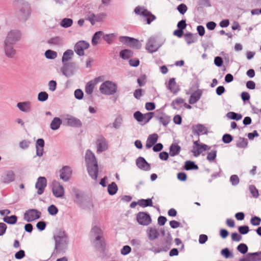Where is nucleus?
Returning <instances> with one entry per match:
<instances>
[{"mask_svg":"<svg viewBox=\"0 0 261 261\" xmlns=\"http://www.w3.org/2000/svg\"><path fill=\"white\" fill-rule=\"evenodd\" d=\"M119 41L130 47L140 49L141 47V43L137 39L127 36H120L119 38Z\"/></svg>","mask_w":261,"mask_h":261,"instance_id":"obj_7","label":"nucleus"},{"mask_svg":"<svg viewBox=\"0 0 261 261\" xmlns=\"http://www.w3.org/2000/svg\"><path fill=\"white\" fill-rule=\"evenodd\" d=\"M118 190L117 185L113 182L108 186V192L111 195L115 194Z\"/></svg>","mask_w":261,"mask_h":261,"instance_id":"obj_41","label":"nucleus"},{"mask_svg":"<svg viewBox=\"0 0 261 261\" xmlns=\"http://www.w3.org/2000/svg\"><path fill=\"white\" fill-rule=\"evenodd\" d=\"M252 261H261V251L250 253Z\"/></svg>","mask_w":261,"mask_h":261,"instance_id":"obj_50","label":"nucleus"},{"mask_svg":"<svg viewBox=\"0 0 261 261\" xmlns=\"http://www.w3.org/2000/svg\"><path fill=\"white\" fill-rule=\"evenodd\" d=\"M132 55V51L129 49H123L120 52V57L123 59H128Z\"/></svg>","mask_w":261,"mask_h":261,"instance_id":"obj_46","label":"nucleus"},{"mask_svg":"<svg viewBox=\"0 0 261 261\" xmlns=\"http://www.w3.org/2000/svg\"><path fill=\"white\" fill-rule=\"evenodd\" d=\"M250 192L254 198H257L259 196L258 191L253 185H250L249 187Z\"/></svg>","mask_w":261,"mask_h":261,"instance_id":"obj_52","label":"nucleus"},{"mask_svg":"<svg viewBox=\"0 0 261 261\" xmlns=\"http://www.w3.org/2000/svg\"><path fill=\"white\" fill-rule=\"evenodd\" d=\"M233 140V138L231 135L228 134H225L223 136L222 141L225 143H229Z\"/></svg>","mask_w":261,"mask_h":261,"instance_id":"obj_61","label":"nucleus"},{"mask_svg":"<svg viewBox=\"0 0 261 261\" xmlns=\"http://www.w3.org/2000/svg\"><path fill=\"white\" fill-rule=\"evenodd\" d=\"M185 168L187 170H197L198 169V167L194 162L188 161L185 162Z\"/></svg>","mask_w":261,"mask_h":261,"instance_id":"obj_42","label":"nucleus"},{"mask_svg":"<svg viewBox=\"0 0 261 261\" xmlns=\"http://www.w3.org/2000/svg\"><path fill=\"white\" fill-rule=\"evenodd\" d=\"M146 233L149 240L150 241L158 239L160 235L158 230L155 227H148Z\"/></svg>","mask_w":261,"mask_h":261,"instance_id":"obj_23","label":"nucleus"},{"mask_svg":"<svg viewBox=\"0 0 261 261\" xmlns=\"http://www.w3.org/2000/svg\"><path fill=\"white\" fill-rule=\"evenodd\" d=\"M138 205L143 207L152 206V200L150 198L140 199L138 201Z\"/></svg>","mask_w":261,"mask_h":261,"instance_id":"obj_38","label":"nucleus"},{"mask_svg":"<svg viewBox=\"0 0 261 261\" xmlns=\"http://www.w3.org/2000/svg\"><path fill=\"white\" fill-rule=\"evenodd\" d=\"M180 147L176 144H172L170 147V155L174 156L179 154L180 151Z\"/></svg>","mask_w":261,"mask_h":261,"instance_id":"obj_34","label":"nucleus"},{"mask_svg":"<svg viewBox=\"0 0 261 261\" xmlns=\"http://www.w3.org/2000/svg\"><path fill=\"white\" fill-rule=\"evenodd\" d=\"M47 185L46 179L44 177H39L35 185L36 188L37 190V194L38 195L42 194Z\"/></svg>","mask_w":261,"mask_h":261,"instance_id":"obj_18","label":"nucleus"},{"mask_svg":"<svg viewBox=\"0 0 261 261\" xmlns=\"http://www.w3.org/2000/svg\"><path fill=\"white\" fill-rule=\"evenodd\" d=\"M158 119L160 123L165 126H167L170 121V117L165 114H161V115L159 117Z\"/></svg>","mask_w":261,"mask_h":261,"instance_id":"obj_35","label":"nucleus"},{"mask_svg":"<svg viewBox=\"0 0 261 261\" xmlns=\"http://www.w3.org/2000/svg\"><path fill=\"white\" fill-rule=\"evenodd\" d=\"M41 215V212L36 209H29L24 213V219L27 222H32L39 219Z\"/></svg>","mask_w":261,"mask_h":261,"instance_id":"obj_10","label":"nucleus"},{"mask_svg":"<svg viewBox=\"0 0 261 261\" xmlns=\"http://www.w3.org/2000/svg\"><path fill=\"white\" fill-rule=\"evenodd\" d=\"M97 152H101L106 150L108 145L106 139L103 136H99L96 140Z\"/></svg>","mask_w":261,"mask_h":261,"instance_id":"obj_17","label":"nucleus"},{"mask_svg":"<svg viewBox=\"0 0 261 261\" xmlns=\"http://www.w3.org/2000/svg\"><path fill=\"white\" fill-rule=\"evenodd\" d=\"M17 218L15 215L11 216H6L4 218L3 220L6 223L9 224H14L16 223Z\"/></svg>","mask_w":261,"mask_h":261,"instance_id":"obj_44","label":"nucleus"},{"mask_svg":"<svg viewBox=\"0 0 261 261\" xmlns=\"http://www.w3.org/2000/svg\"><path fill=\"white\" fill-rule=\"evenodd\" d=\"M74 55V52L71 49H67L66 50L63 55V57L62 58V62L63 65L69 64L68 61L71 60Z\"/></svg>","mask_w":261,"mask_h":261,"instance_id":"obj_28","label":"nucleus"},{"mask_svg":"<svg viewBox=\"0 0 261 261\" xmlns=\"http://www.w3.org/2000/svg\"><path fill=\"white\" fill-rule=\"evenodd\" d=\"M103 33L102 31H98L96 32L93 36L92 39V43L93 45H97L98 44V40L103 36Z\"/></svg>","mask_w":261,"mask_h":261,"instance_id":"obj_45","label":"nucleus"},{"mask_svg":"<svg viewBox=\"0 0 261 261\" xmlns=\"http://www.w3.org/2000/svg\"><path fill=\"white\" fill-rule=\"evenodd\" d=\"M106 17V14L104 13H100L95 15L93 12L89 11L87 12L86 14V19L89 20L92 25L102 21Z\"/></svg>","mask_w":261,"mask_h":261,"instance_id":"obj_9","label":"nucleus"},{"mask_svg":"<svg viewBox=\"0 0 261 261\" xmlns=\"http://www.w3.org/2000/svg\"><path fill=\"white\" fill-rule=\"evenodd\" d=\"M261 222V219L257 216L252 217L250 220L251 224L253 226H258Z\"/></svg>","mask_w":261,"mask_h":261,"instance_id":"obj_59","label":"nucleus"},{"mask_svg":"<svg viewBox=\"0 0 261 261\" xmlns=\"http://www.w3.org/2000/svg\"><path fill=\"white\" fill-rule=\"evenodd\" d=\"M47 43L52 45L60 46L63 44V40L60 37H55L49 39Z\"/></svg>","mask_w":261,"mask_h":261,"instance_id":"obj_32","label":"nucleus"},{"mask_svg":"<svg viewBox=\"0 0 261 261\" xmlns=\"http://www.w3.org/2000/svg\"><path fill=\"white\" fill-rule=\"evenodd\" d=\"M153 113L152 112H149L143 114V124L147 123L153 117Z\"/></svg>","mask_w":261,"mask_h":261,"instance_id":"obj_58","label":"nucleus"},{"mask_svg":"<svg viewBox=\"0 0 261 261\" xmlns=\"http://www.w3.org/2000/svg\"><path fill=\"white\" fill-rule=\"evenodd\" d=\"M14 45L3 42V50L5 55L8 58H13L16 54Z\"/></svg>","mask_w":261,"mask_h":261,"instance_id":"obj_15","label":"nucleus"},{"mask_svg":"<svg viewBox=\"0 0 261 261\" xmlns=\"http://www.w3.org/2000/svg\"><path fill=\"white\" fill-rule=\"evenodd\" d=\"M193 133L197 136L200 134H206L207 133V128L202 124H198L193 126Z\"/></svg>","mask_w":261,"mask_h":261,"instance_id":"obj_24","label":"nucleus"},{"mask_svg":"<svg viewBox=\"0 0 261 261\" xmlns=\"http://www.w3.org/2000/svg\"><path fill=\"white\" fill-rule=\"evenodd\" d=\"M230 181L232 186H236L239 184L240 179L238 175H232L230 177Z\"/></svg>","mask_w":261,"mask_h":261,"instance_id":"obj_62","label":"nucleus"},{"mask_svg":"<svg viewBox=\"0 0 261 261\" xmlns=\"http://www.w3.org/2000/svg\"><path fill=\"white\" fill-rule=\"evenodd\" d=\"M134 12L137 15H141L145 17L148 24H150L151 22L156 19L155 16L145 9L144 7L137 6L135 8Z\"/></svg>","mask_w":261,"mask_h":261,"instance_id":"obj_5","label":"nucleus"},{"mask_svg":"<svg viewBox=\"0 0 261 261\" xmlns=\"http://www.w3.org/2000/svg\"><path fill=\"white\" fill-rule=\"evenodd\" d=\"M85 161L89 175L93 179L96 180L98 172V164L95 155L90 150H87L86 152Z\"/></svg>","mask_w":261,"mask_h":261,"instance_id":"obj_2","label":"nucleus"},{"mask_svg":"<svg viewBox=\"0 0 261 261\" xmlns=\"http://www.w3.org/2000/svg\"><path fill=\"white\" fill-rule=\"evenodd\" d=\"M137 220L139 224L147 226L151 223L150 216L145 212H140L137 215Z\"/></svg>","mask_w":261,"mask_h":261,"instance_id":"obj_13","label":"nucleus"},{"mask_svg":"<svg viewBox=\"0 0 261 261\" xmlns=\"http://www.w3.org/2000/svg\"><path fill=\"white\" fill-rule=\"evenodd\" d=\"M62 124V120L59 117H55L51 121L50 127L52 130L58 129Z\"/></svg>","mask_w":261,"mask_h":261,"instance_id":"obj_31","label":"nucleus"},{"mask_svg":"<svg viewBox=\"0 0 261 261\" xmlns=\"http://www.w3.org/2000/svg\"><path fill=\"white\" fill-rule=\"evenodd\" d=\"M52 192L54 195L57 198L63 197L65 193L63 186L56 180L52 182Z\"/></svg>","mask_w":261,"mask_h":261,"instance_id":"obj_12","label":"nucleus"},{"mask_svg":"<svg viewBox=\"0 0 261 261\" xmlns=\"http://www.w3.org/2000/svg\"><path fill=\"white\" fill-rule=\"evenodd\" d=\"M237 249L240 253L245 254L247 253L248 248L245 244L241 243L238 246Z\"/></svg>","mask_w":261,"mask_h":261,"instance_id":"obj_51","label":"nucleus"},{"mask_svg":"<svg viewBox=\"0 0 261 261\" xmlns=\"http://www.w3.org/2000/svg\"><path fill=\"white\" fill-rule=\"evenodd\" d=\"M221 254L226 258L233 257V254L230 252L227 248L222 249L221 251Z\"/></svg>","mask_w":261,"mask_h":261,"instance_id":"obj_57","label":"nucleus"},{"mask_svg":"<svg viewBox=\"0 0 261 261\" xmlns=\"http://www.w3.org/2000/svg\"><path fill=\"white\" fill-rule=\"evenodd\" d=\"M184 36L186 41L189 45L195 42L197 39V35L192 34L191 33L185 34Z\"/></svg>","mask_w":261,"mask_h":261,"instance_id":"obj_30","label":"nucleus"},{"mask_svg":"<svg viewBox=\"0 0 261 261\" xmlns=\"http://www.w3.org/2000/svg\"><path fill=\"white\" fill-rule=\"evenodd\" d=\"M90 46L89 43L82 40L77 42L74 45V50L75 53L79 56H83L85 55L84 50Z\"/></svg>","mask_w":261,"mask_h":261,"instance_id":"obj_11","label":"nucleus"},{"mask_svg":"<svg viewBox=\"0 0 261 261\" xmlns=\"http://www.w3.org/2000/svg\"><path fill=\"white\" fill-rule=\"evenodd\" d=\"M48 98V94L45 92H40L38 94V100L39 101L43 102L46 101Z\"/></svg>","mask_w":261,"mask_h":261,"instance_id":"obj_49","label":"nucleus"},{"mask_svg":"<svg viewBox=\"0 0 261 261\" xmlns=\"http://www.w3.org/2000/svg\"><path fill=\"white\" fill-rule=\"evenodd\" d=\"M248 141L247 139L240 137L237 142L236 146L239 148H245L247 146Z\"/></svg>","mask_w":261,"mask_h":261,"instance_id":"obj_40","label":"nucleus"},{"mask_svg":"<svg viewBox=\"0 0 261 261\" xmlns=\"http://www.w3.org/2000/svg\"><path fill=\"white\" fill-rule=\"evenodd\" d=\"M55 242V246L52 255L64 251L68 244V237L65 232L62 230H59L56 232L54 236Z\"/></svg>","mask_w":261,"mask_h":261,"instance_id":"obj_3","label":"nucleus"},{"mask_svg":"<svg viewBox=\"0 0 261 261\" xmlns=\"http://www.w3.org/2000/svg\"><path fill=\"white\" fill-rule=\"evenodd\" d=\"M160 45L157 42L154 37H150L148 39L146 46V49L150 53L156 51L160 47Z\"/></svg>","mask_w":261,"mask_h":261,"instance_id":"obj_14","label":"nucleus"},{"mask_svg":"<svg viewBox=\"0 0 261 261\" xmlns=\"http://www.w3.org/2000/svg\"><path fill=\"white\" fill-rule=\"evenodd\" d=\"M136 165L139 169L143 170L148 171L150 169V165L143 157H139L136 160Z\"/></svg>","mask_w":261,"mask_h":261,"instance_id":"obj_22","label":"nucleus"},{"mask_svg":"<svg viewBox=\"0 0 261 261\" xmlns=\"http://www.w3.org/2000/svg\"><path fill=\"white\" fill-rule=\"evenodd\" d=\"M115 37L114 34H109L107 35H103V39L108 43L111 44L113 42V39Z\"/></svg>","mask_w":261,"mask_h":261,"instance_id":"obj_55","label":"nucleus"},{"mask_svg":"<svg viewBox=\"0 0 261 261\" xmlns=\"http://www.w3.org/2000/svg\"><path fill=\"white\" fill-rule=\"evenodd\" d=\"M122 120L121 118L118 117L115 119L113 123V126L116 129H118L121 125Z\"/></svg>","mask_w":261,"mask_h":261,"instance_id":"obj_64","label":"nucleus"},{"mask_svg":"<svg viewBox=\"0 0 261 261\" xmlns=\"http://www.w3.org/2000/svg\"><path fill=\"white\" fill-rule=\"evenodd\" d=\"M95 85V82L91 81L89 82L85 87V92L87 94L91 95L93 92V90Z\"/></svg>","mask_w":261,"mask_h":261,"instance_id":"obj_36","label":"nucleus"},{"mask_svg":"<svg viewBox=\"0 0 261 261\" xmlns=\"http://www.w3.org/2000/svg\"><path fill=\"white\" fill-rule=\"evenodd\" d=\"M172 237L170 234H169V237L166 239L163 246L162 247L164 252H167L170 248L172 245Z\"/></svg>","mask_w":261,"mask_h":261,"instance_id":"obj_37","label":"nucleus"},{"mask_svg":"<svg viewBox=\"0 0 261 261\" xmlns=\"http://www.w3.org/2000/svg\"><path fill=\"white\" fill-rule=\"evenodd\" d=\"M17 108L24 113H29L32 110V103L29 101L18 102L17 104Z\"/></svg>","mask_w":261,"mask_h":261,"instance_id":"obj_21","label":"nucleus"},{"mask_svg":"<svg viewBox=\"0 0 261 261\" xmlns=\"http://www.w3.org/2000/svg\"><path fill=\"white\" fill-rule=\"evenodd\" d=\"M74 64V63H70L67 65H63V66L61 68V71L62 73L66 77H70L73 74V71L72 69H70L69 67Z\"/></svg>","mask_w":261,"mask_h":261,"instance_id":"obj_29","label":"nucleus"},{"mask_svg":"<svg viewBox=\"0 0 261 261\" xmlns=\"http://www.w3.org/2000/svg\"><path fill=\"white\" fill-rule=\"evenodd\" d=\"M93 246L98 250H103L105 245L103 238L102 236L96 237L93 242Z\"/></svg>","mask_w":261,"mask_h":261,"instance_id":"obj_25","label":"nucleus"},{"mask_svg":"<svg viewBox=\"0 0 261 261\" xmlns=\"http://www.w3.org/2000/svg\"><path fill=\"white\" fill-rule=\"evenodd\" d=\"M91 234L93 237H98V236H102V230L98 226H95L92 227L91 231Z\"/></svg>","mask_w":261,"mask_h":261,"instance_id":"obj_43","label":"nucleus"},{"mask_svg":"<svg viewBox=\"0 0 261 261\" xmlns=\"http://www.w3.org/2000/svg\"><path fill=\"white\" fill-rule=\"evenodd\" d=\"M21 38L22 33L20 30L17 29L11 30L7 33L4 42L15 45L21 40Z\"/></svg>","mask_w":261,"mask_h":261,"instance_id":"obj_4","label":"nucleus"},{"mask_svg":"<svg viewBox=\"0 0 261 261\" xmlns=\"http://www.w3.org/2000/svg\"><path fill=\"white\" fill-rule=\"evenodd\" d=\"M167 88L171 92L174 94L176 93L179 90L178 86L177 85L174 78H171L169 80Z\"/></svg>","mask_w":261,"mask_h":261,"instance_id":"obj_26","label":"nucleus"},{"mask_svg":"<svg viewBox=\"0 0 261 261\" xmlns=\"http://www.w3.org/2000/svg\"><path fill=\"white\" fill-rule=\"evenodd\" d=\"M134 118L139 122L143 123V114L140 111H137L134 114Z\"/></svg>","mask_w":261,"mask_h":261,"instance_id":"obj_54","label":"nucleus"},{"mask_svg":"<svg viewBox=\"0 0 261 261\" xmlns=\"http://www.w3.org/2000/svg\"><path fill=\"white\" fill-rule=\"evenodd\" d=\"M239 232L242 234H247L249 231V227L247 225L239 226L238 228Z\"/></svg>","mask_w":261,"mask_h":261,"instance_id":"obj_63","label":"nucleus"},{"mask_svg":"<svg viewBox=\"0 0 261 261\" xmlns=\"http://www.w3.org/2000/svg\"><path fill=\"white\" fill-rule=\"evenodd\" d=\"M73 20L71 18H65L63 19L60 23V25L64 28H68L72 25Z\"/></svg>","mask_w":261,"mask_h":261,"instance_id":"obj_39","label":"nucleus"},{"mask_svg":"<svg viewBox=\"0 0 261 261\" xmlns=\"http://www.w3.org/2000/svg\"><path fill=\"white\" fill-rule=\"evenodd\" d=\"M14 5L17 19L22 22L27 21L32 14L31 4L25 0H15Z\"/></svg>","mask_w":261,"mask_h":261,"instance_id":"obj_1","label":"nucleus"},{"mask_svg":"<svg viewBox=\"0 0 261 261\" xmlns=\"http://www.w3.org/2000/svg\"><path fill=\"white\" fill-rule=\"evenodd\" d=\"M72 170L69 166H64L60 170V177L64 181H67L70 178Z\"/></svg>","mask_w":261,"mask_h":261,"instance_id":"obj_19","label":"nucleus"},{"mask_svg":"<svg viewBox=\"0 0 261 261\" xmlns=\"http://www.w3.org/2000/svg\"><path fill=\"white\" fill-rule=\"evenodd\" d=\"M158 135L156 134H153L148 136L146 144L147 148H151L158 141Z\"/></svg>","mask_w":261,"mask_h":261,"instance_id":"obj_27","label":"nucleus"},{"mask_svg":"<svg viewBox=\"0 0 261 261\" xmlns=\"http://www.w3.org/2000/svg\"><path fill=\"white\" fill-rule=\"evenodd\" d=\"M226 116L230 119L236 120L237 121L240 120L242 117V116L241 114L236 113L233 112H229L227 113Z\"/></svg>","mask_w":261,"mask_h":261,"instance_id":"obj_47","label":"nucleus"},{"mask_svg":"<svg viewBox=\"0 0 261 261\" xmlns=\"http://www.w3.org/2000/svg\"><path fill=\"white\" fill-rule=\"evenodd\" d=\"M99 91L102 94L105 95H112L116 92L117 86L112 82L107 81L100 85Z\"/></svg>","mask_w":261,"mask_h":261,"instance_id":"obj_6","label":"nucleus"},{"mask_svg":"<svg viewBox=\"0 0 261 261\" xmlns=\"http://www.w3.org/2000/svg\"><path fill=\"white\" fill-rule=\"evenodd\" d=\"M72 191L74 196V201L83 209H86L85 203L87 201L83 194L74 188L72 189Z\"/></svg>","mask_w":261,"mask_h":261,"instance_id":"obj_8","label":"nucleus"},{"mask_svg":"<svg viewBox=\"0 0 261 261\" xmlns=\"http://www.w3.org/2000/svg\"><path fill=\"white\" fill-rule=\"evenodd\" d=\"M217 150H213L211 152H208L206 157V159L208 161L210 162L213 161L217 155Z\"/></svg>","mask_w":261,"mask_h":261,"instance_id":"obj_53","label":"nucleus"},{"mask_svg":"<svg viewBox=\"0 0 261 261\" xmlns=\"http://www.w3.org/2000/svg\"><path fill=\"white\" fill-rule=\"evenodd\" d=\"M47 211L48 213L51 215H56L58 212V208L55 205H50L48 208Z\"/></svg>","mask_w":261,"mask_h":261,"instance_id":"obj_56","label":"nucleus"},{"mask_svg":"<svg viewBox=\"0 0 261 261\" xmlns=\"http://www.w3.org/2000/svg\"><path fill=\"white\" fill-rule=\"evenodd\" d=\"M201 93L199 91L193 93L190 97L189 102L190 104H194L200 98Z\"/></svg>","mask_w":261,"mask_h":261,"instance_id":"obj_33","label":"nucleus"},{"mask_svg":"<svg viewBox=\"0 0 261 261\" xmlns=\"http://www.w3.org/2000/svg\"><path fill=\"white\" fill-rule=\"evenodd\" d=\"M67 124L68 126L73 127H81L82 126V122L81 121L72 116L67 115L66 118Z\"/></svg>","mask_w":261,"mask_h":261,"instance_id":"obj_20","label":"nucleus"},{"mask_svg":"<svg viewBox=\"0 0 261 261\" xmlns=\"http://www.w3.org/2000/svg\"><path fill=\"white\" fill-rule=\"evenodd\" d=\"M15 175L12 170L5 171L2 175L1 181L4 184H9L15 180Z\"/></svg>","mask_w":261,"mask_h":261,"instance_id":"obj_16","label":"nucleus"},{"mask_svg":"<svg viewBox=\"0 0 261 261\" xmlns=\"http://www.w3.org/2000/svg\"><path fill=\"white\" fill-rule=\"evenodd\" d=\"M177 9L181 14H184L187 12L188 8L185 4H181L178 6Z\"/></svg>","mask_w":261,"mask_h":261,"instance_id":"obj_60","label":"nucleus"},{"mask_svg":"<svg viewBox=\"0 0 261 261\" xmlns=\"http://www.w3.org/2000/svg\"><path fill=\"white\" fill-rule=\"evenodd\" d=\"M57 53L55 51L48 49L45 52V56L48 59H55L57 57Z\"/></svg>","mask_w":261,"mask_h":261,"instance_id":"obj_48","label":"nucleus"}]
</instances>
